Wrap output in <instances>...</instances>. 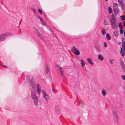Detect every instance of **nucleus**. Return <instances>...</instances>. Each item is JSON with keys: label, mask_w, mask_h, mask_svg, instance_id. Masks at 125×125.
<instances>
[{"label": "nucleus", "mask_w": 125, "mask_h": 125, "mask_svg": "<svg viewBox=\"0 0 125 125\" xmlns=\"http://www.w3.org/2000/svg\"><path fill=\"white\" fill-rule=\"evenodd\" d=\"M41 92L43 94V96L45 99L47 101H48V100L49 98V96L44 90H41Z\"/></svg>", "instance_id": "f257e3e1"}, {"label": "nucleus", "mask_w": 125, "mask_h": 125, "mask_svg": "<svg viewBox=\"0 0 125 125\" xmlns=\"http://www.w3.org/2000/svg\"><path fill=\"white\" fill-rule=\"evenodd\" d=\"M31 96L32 99L34 100L35 101H37V97L36 95L35 91H32L31 92Z\"/></svg>", "instance_id": "f03ea898"}, {"label": "nucleus", "mask_w": 125, "mask_h": 125, "mask_svg": "<svg viewBox=\"0 0 125 125\" xmlns=\"http://www.w3.org/2000/svg\"><path fill=\"white\" fill-rule=\"evenodd\" d=\"M27 80L29 83L34 80L33 76L31 75H28L27 77Z\"/></svg>", "instance_id": "7ed1b4c3"}, {"label": "nucleus", "mask_w": 125, "mask_h": 125, "mask_svg": "<svg viewBox=\"0 0 125 125\" xmlns=\"http://www.w3.org/2000/svg\"><path fill=\"white\" fill-rule=\"evenodd\" d=\"M110 21L111 25L113 28H115L117 26V24L116 22V21Z\"/></svg>", "instance_id": "20e7f679"}, {"label": "nucleus", "mask_w": 125, "mask_h": 125, "mask_svg": "<svg viewBox=\"0 0 125 125\" xmlns=\"http://www.w3.org/2000/svg\"><path fill=\"white\" fill-rule=\"evenodd\" d=\"M31 87L33 88H35L36 87V84L34 80L29 83Z\"/></svg>", "instance_id": "39448f33"}, {"label": "nucleus", "mask_w": 125, "mask_h": 125, "mask_svg": "<svg viewBox=\"0 0 125 125\" xmlns=\"http://www.w3.org/2000/svg\"><path fill=\"white\" fill-rule=\"evenodd\" d=\"M113 10L114 11H117L118 10V8L117 4L116 3H115L113 4Z\"/></svg>", "instance_id": "423d86ee"}, {"label": "nucleus", "mask_w": 125, "mask_h": 125, "mask_svg": "<svg viewBox=\"0 0 125 125\" xmlns=\"http://www.w3.org/2000/svg\"><path fill=\"white\" fill-rule=\"evenodd\" d=\"M40 86L38 84H37V91L38 94L39 95L40 93Z\"/></svg>", "instance_id": "0eeeda50"}, {"label": "nucleus", "mask_w": 125, "mask_h": 125, "mask_svg": "<svg viewBox=\"0 0 125 125\" xmlns=\"http://www.w3.org/2000/svg\"><path fill=\"white\" fill-rule=\"evenodd\" d=\"M12 34L10 33H7L5 34H4L3 35L5 39V38L8 36H11L12 35Z\"/></svg>", "instance_id": "6e6552de"}, {"label": "nucleus", "mask_w": 125, "mask_h": 125, "mask_svg": "<svg viewBox=\"0 0 125 125\" xmlns=\"http://www.w3.org/2000/svg\"><path fill=\"white\" fill-rule=\"evenodd\" d=\"M45 72L46 73H49V66L47 64L46 65Z\"/></svg>", "instance_id": "1a4fd4ad"}, {"label": "nucleus", "mask_w": 125, "mask_h": 125, "mask_svg": "<svg viewBox=\"0 0 125 125\" xmlns=\"http://www.w3.org/2000/svg\"><path fill=\"white\" fill-rule=\"evenodd\" d=\"M101 94L103 96H104L106 95V92L105 90L103 89L101 91Z\"/></svg>", "instance_id": "9d476101"}, {"label": "nucleus", "mask_w": 125, "mask_h": 125, "mask_svg": "<svg viewBox=\"0 0 125 125\" xmlns=\"http://www.w3.org/2000/svg\"><path fill=\"white\" fill-rule=\"evenodd\" d=\"M101 31L103 35H104L106 34V32L105 29L104 28H103L101 29Z\"/></svg>", "instance_id": "9b49d317"}, {"label": "nucleus", "mask_w": 125, "mask_h": 125, "mask_svg": "<svg viewBox=\"0 0 125 125\" xmlns=\"http://www.w3.org/2000/svg\"><path fill=\"white\" fill-rule=\"evenodd\" d=\"M87 61L90 64L92 65L93 64V62L92 61L91 58H88L87 59Z\"/></svg>", "instance_id": "f8f14e48"}, {"label": "nucleus", "mask_w": 125, "mask_h": 125, "mask_svg": "<svg viewBox=\"0 0 125 125\" xmlns=\"http://www.w3.org/2000/svg\"><path fill=\"white\" fill-rule=\"evenodd\" d=\"M77 49L74 46H73L71 48V51L73 53L75 51H76Z\"/></svg>", "instance_id": "ddd939ff"}, {"label": "nucleus", "mask_w": 125, "mask_h": 125, "mask_svg": "<svg viewBox=\"0 0 125 125\" xmlns=\"http://www.w3.org/2000/svg\"><path fill=\"white\" fill-rule=\"evenodd\" d=\"M4 37L3 35L0 36V42L4 41L5 40Z\"/></svg>", "instance_id": "4468645a"}, {"label": "nucleus", "mask_w": 125, "mask_h": 125, "mask_svg": "<svg viewBox=\"0 0 125 125\" xmlns=\"http://www.w3.org/2000/svg\"><path fill=\"white\" fill-rule=\"evenodd\" d=\"M73 53L76 55H79L80 54L79 52L78 49L76 50V51H75Z\"/></svg>", "instance_id": "2eb2a0df"}, {"label": "nucleus", "mask_w": 125, "mask_h": 125, "mask_svg": "<svg viewBox=\"0 0 125 125\" xmlns=\"http://www.w3.org/2000/svg\"><path fill=\"white\" fill-rule=\"evenodd\" d=\"M98 59L101 61H102L103 59V56L100 54H99L98 56Z\"/></svg>", "instance_id": "dca6fc26"}, {"label": "nucleus", "mask_w": 125, "mask_h": 125, "mask_svg": "<svg viewBox=\"0 0 125 125\" xmlns=\"http://www.w3.org/2000/svg\"><path fill=\"white\" fill-rule=\"evenodd\" d=\"M80 61L82 66V67H83L85 64V63L84 61H83L82 60H80Z\"/></svg>", "instance_id": "f3484780"}, {"label": "nucleus", "mask_w": 125, "mask_h": 125, "mask_svg": "<svg viewBox=\"0 0 125 125\" xmlns=\"http://www.w3.org/2000/svg\"><path fill=\"white\" fill-rule=\"evenodd\" d=\"M122 47L125 52V41L123 42L122 44Z\"/></svg>", "instance_id": "a211bd4d"}, {"label": "nucleus", "mask_w": 125, "mask_h": 125, "mask_svg": "<svg viewBox=\"0 0 125 125\" xmlns=\"http://www.w3.org/2000/svg\"><path fill=\"white\" fill-rule=\"evenodd\" d=\"M37 34L40 39L42 40L43 39L42 36L39 32H38Z\"/></svg>", "instance_id": "6ab92c4d"}, {"label": "nucleus", "mask_w": 125, "mask_h": 125, "mask_svg": "<svg viewBox=\"0 0 125 125\" xmlns=\"http://www.w3.org/2000/svg\"><path fill=\"white\" fill-rule=\"evenodd\" d=\"M120 64L121 66L122 67L123 70H125V69L124 68V66L123 62L122 61H121L120 62Z\"/></svg>", "instance_id": "aec40b11"}, {"label": "nucleus", "mask_w": 125, "mask_h": 125, "mask_svg": "<svg viewBox=\"0 0 125 125\" xmlns=\"http://www.w3.org/2000/svg\"><path fill=\"white\" fill-rule=\"evenodd\" d=\"M95 49H96V50L98 52H100L101 51L99 47L98 46L96 45L95 46Z\"/></svg>", "instance_id": "412c9836"}, {"label": "nucleus", "mask_w": 125, "mask_h": 125, "mask_svg": "<svg viewBox=\"0 0 125 125\" xmlns=\"http://www.w3.org/2000/svg\"><path fill=\"white\" fill-rule=\"evenodd\" d=\"M114 35L116 37H117L118 36L117 31H114Z\"/></svg>", "instance_id": "4be33fe9"}, {"label": "nucleus", "mask_w": 125, "mask_h": 125, "mask_svg": "<svg viewBox=\"0 0 125 125\" xmlns=\"http://www.w3.org/2000/svg\"><path fill=\"white\" fill-rule=\"evenodd\" d=\"M106 37L107 39L108 40L110 39V36L109 34L107 33L106 34Z\"/></svg>", "instance_id": "5701e85b"}, {"label": "nucleus", "mask_w": 125, "mask_h": 125, "mask_svg": "<svg viewBox=\"0 0 125 125\" xmlns=\"http://www.w3.org/2000/svg\"><path fill=\"white\" fill-rule=\"evenodd\" d=\"M111 17L112 18V19L111 20V21H116V20H116L115 19L114 17L113 16V15H111Z\"/></svg>", "instance_id": "b1692460"}, {"label": "nucleus", "mask_w": 125, "mask_h": 125, "mask_svg": "<svg viewBox=\"0 0 125 125\" xmlns=\"http://www.w3.org/2000/svg\"><path fill=\"white\" fill-rule=\"evenodd\" d=\"M108 10H109V13H111L112 12V9H111V8L110 7H109L108 8Z\"/></svg>", "instance_id": "393cba45"}, {"label": "nucleus", "mask_w": 125, "mask_h": 125, "mask_svg": "<svg viewBox=\"0 0 125 125\" xmlns=\"http://www.w3.org/2000/svg\"><path fill=\"white\" fill-rule=\"evenodd\" d=\"M120 53L122 56H124V55L125 53L124 52L120 51Z\"/></svg>", "instance_id": "a878e982"}, {"label": "nucleus", "mask_w": 125, "mask_h": 125, "mask_svg": "<svg viewBox=\"0 0 125 125\" xmlns=\"http://www.w3.org/2000/svg\"><path fill=\"white\" fill-rule=\"evenodd\" d=\"M115 121V122L117 123H118V118H116L115 119H114Z\"/></svg>", "instance_id": "bb28decb"}, {"label": "nucleus", "mask_w": 125, "mask_h": 125, "mask_svg": "<svg viewBox=\"0 0 125 125\" xmlns=\"http://www.w3.org/2000/svg\"><path fill=\"white\" fill-rule=\"evenodd\" d=\"M118 26L120 28H122L123 27L121 23H120L119 24Z\"/></svg>", "instance_id": "cd10ccee"}, {"label": "nucleus", "mask_w": 125, "mask_h": 125, "mask_svg": "<svg viewBox=\"0 0 125 125\" xmlns=\"http://www.w3.org/2000/svg\"><path fill=\"white\" fill-rule=\"evenodd\" d=\"M113 115H117V113L116 111L115 110H113L112 111Z\"/></svg>", "instance_id": "c85d7f7f"}, {"label": "nucleus", "mask_w": 125, "mask_h": 125, "mask_svg": "<svg viewBox=\"0 0 125 125\" xmlns=\"http://www.w3.org/2000/svg\"><path fill=\"white\" fill-rule=\"evenodd\" d=\"M115 60L114 59L110 60V63L111 64H112L113 63V61Z\"/></svg>", "instance_id": "c756f323"}, {"label": "nucleus", "mask_w": 125, "mask_h": 125, "mask_svg": "<svg viewBox=\"0 0 125 125\" xmlns=\"http://www.w3.org/2000/svg\"><path fill=\"white\" fill-rule=\"evenodd\" d=\"M120 4L121 5L123 4V1H122L121 0H118Z\"/></svg>", "instance_id": "7c9ffc66"}, {"label": "nucleus", "mask_w": 125, "mask_h": 125, "mask_svg": "<svg viewBox=\"0 0 125 125\" xmlns=\"http://www.w3.org/2000/svg\"><path fill=\"white\" fill-rule=\"evenodd\" d=\"M120 33L121 34H122L123 32L124 31L123 30L120 29Z\"/></svg>", "instance_id": "2f4dec72"}, {"label": "nucleus", "mask_w": 125, "mask_h": 125, "mask_svg": "<svg viewBox=\"0 0 125 125\" xmlns=\"http://www.w3.org/2000/svg\"><path fill=\"white\" fill-rule=\"evenodd\" d=\"M113 116L114 119H115L116 118H118V115L117 114L114 115Z\"/></svg>", "instance_id": "473e14b6"}, {"label": "nucleus", "mask_w": 125, "mask_h": 125, "mask_svg": "<svg viewBox=\"0 0 125 125\" xmlns=\"http://www.w3.org/2000/svg\"><path fill=\"white\" fill-rule=\"evenodd\" d=\"M121 18L122 20H125V16L124 15H123L121 17Z\"/></svg>", "instance_id": "72a5a7b5"}, {"label": "nucleus", "mask_w": 125, "mask_h": 125, "mask_svg": "<svg viewBox=\"0 0 125 125\" xmlns=\"http://www.w3.org/2000/svg\"><path fill=\"white\" fill-rule=\"evenodd\" d=\"M104 46L105 47H106L107 46V44L106 43V42H105L104 43Z\"/></svg>", "instance_id": "f704fd0d"}, {"label": "nucleus", "mask_w": 125, "mask_h": 125, "mask_svg": "<svg viewBox=\"0 0 125 125\" xmlns=\"http://www.w3.org/2000/svg\"><path fill=\"white\" fill-rule=\"evenodd\" d=\"M59 70L61 72V74H62V69L61 68H59Z\"/></svg>", "instance_id": "c9c22d12"}, {"label": "nucleus", "mask_w": 125, "mask_h": 125, "mask_svg": "<svg viewBox=\"0 0 125 125\" xmlns=\"http://www.w3.org/2000/svg\"><path fill=\"white\" fill-rule=\"evenodd\" d=\"M38 12L41 14H42V11L40 9H38Z\"/></svg>", "instance_id": "e433bc0d"}, {"label": "nucleus", "mask_w": 125, "mask_h": 125, "mask_svg": "<svg viewBox=\"0 0 125 125\" xmlns=\"http://www.w3.org/2000/svg\"><path fill=\"white\" fill-rule=\"evenodd\" d=\"M41 22L44 25H45L46 24V23L44 21H43Z\"/></svg>", "instance_id": "4c0bfd02"}, {"label": "nucleus", "mask_w": 125, "mask_h": 125, "mask_svg": "<svg viewBox=\"0 0 125 125\" xmlns=\"http://www.w3.org/2000/svg\"><path fill=\"white\" fill-rule=\"evenodd\" d=\"M122 77L123 79L125 80V75L124 76L122 75Z\"/></svg>", "instance_id": "58836bf2"}, {"label": "nucleus", "mask_w": 125, "mask_h": 125, "mask_svg": "<svg viewBox=\"0 0 125 125\" xmlns=\"http://www.w3.org/2000/svg\"><path fill=\"white\" fill-rule=\"evenodd\" d=\"M121 6L122 7V9H124V5L123 4H121Z\"/></svg>", "instance_id": "ea45409f"}, {"label": "nucleus", "mask_w": 125, "mask_h": 125, "mask_svg": "<svg viewBox=\"0 0 125 125\" xmlns=\"http://www.w3.org/2000/svg\"><path fill=\"white\" fill-rule=\"evenodd\" d=\"M39 19H40V21L42 22L43 21L42 20V19L40 18V17H39Z\"/></svg>", "instance_id": "a19ab883"}, {"label": "nucleus", "mask_w": 125, "mask_h": 125, "mask_svg": "<svg viewBox=\"0 0 125 125\" xmlns=\"http://www.w3.org/2000/svg\"><path fill=\"white\" fill-rule=\"evenodd\" d=\"M3 67L5 68H8L7 67V66H6V65H4L3 66Z\"/></svg>", "instance_id": "79ce46f5"}, {"label": "nucleus", "mask_w": 125, "mask_h": 125, "mask_svg": "<svg viewBox=\"0 0 125 125\" xmlns=\"http://www.w3.org/2000/svg\"><path fill=\"white\" fill-rule=\"evenodd\" d=\"M123 25L124 26H125V21L124 22Z\"/></svg>", "instance_id": "37998d69"}, {"label": "nucleus", "mask_w": 125, "mask_h": 125, "mask_svg": "<svg viewBox=\"0 0 125 125\" xmlns=\"http://www.w3.org/2000/svg\"><path fill=\"white\" fill-rule=\"evenodd\" d=\"M61 76L62 77H63V73H62V74H61Z\"/></svg>", "instance_id": "c03bdc74"}, {"label": "nucleus", "mask_w": 125, "mask_h": 125, "mask_svg": "<svg viewBox=\"0 0 125 125\" xmlns=\"http://www.w3.org/2000/svg\"><path fill=\"white\" fill-rule=\"evenodd\" d=\"M124 37H125V31L124 32Z\"/></svg>", "instance_id": "a18cd8bd"}, {"label": "nucleus", "mask_w": 125, "mask_h": 125, "mask_svg": "<svg viewBox=\"0 0 125 125\" xmlns=\"http://www.w3.org/2000/svg\"><path fill=\"white\" fill-rule=\"evenodd\" d=\"M122 48H121V51H122Z\"/></svg>", "instance_id": "49530a36"}, {"label": "nucleus", "mask_w": 125, "mask_h": 125, "mask_svg": "<svg viewBox=\"0 0 125 125\" xmlns=\"http://www.w3.org/2000/svg\"><path fill=\"white\" fill-rule=\"evenodd\" d=\"M54 90V89H53L52 90V91H53Z\"/></svg>", "instance_id": "de8ad7c7"}, {"label": "nucleus", "mask_w": 125, "mask_h": 125, "mask_svg": "<svg viewBox=\"0 0 125 125\" xmlns=\"http://www.w3.org/2000/svg\"><path fill=\"white\" fill-rule=\"evenodd\" d=\"M106 1H107L108 0H105Z\"/></svg>", "instance_id": "09e8293b"}, {"label": "nucleus", "mask_w": 125, "mask_h": 125, "mask_svg": "<svg viewBox=\"0 0 125 125\" xmlns=\"http://www.w3.org/2000/svg\"><path fill=\"white\" fill-rule=\"evenodd\" d=\"M35 10L34 9L33 10V11H35Z\"/></svg>", "instance_id": "8fccbe9b"}]
</instances>
